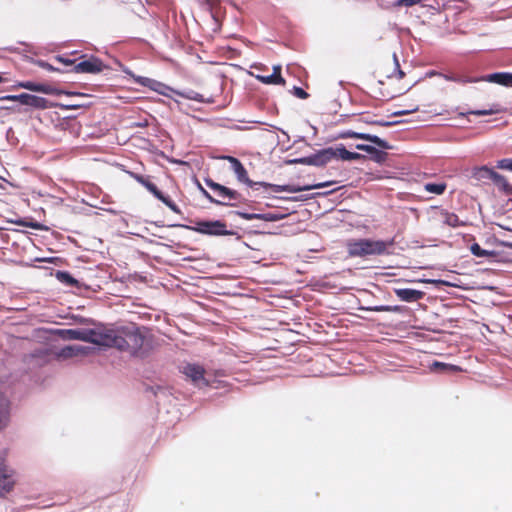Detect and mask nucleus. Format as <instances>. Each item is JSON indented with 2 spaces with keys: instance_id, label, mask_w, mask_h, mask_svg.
Segmentation results:
<instances>
[{
  "instance_id": "obj_2",
  "label": "nucleus",
  "mask_w": 512,
  "mask_h": 512,
  "mask_svg": "<svg viewBox=\"0 0 512 512\" xmlns=\"http://www.w3.org/2000/svg\"><path fill=\"white\" fill-rule=\"evenodd\" d=\"M390 242L371 239L354 240L348 243V252L351 256L379 255L386 252Z\"/></svg>"
},
{
  "instance_id": "obj_9",
  "label": "nucleus",
  "mask_w": 512,
  "mask_h": 512,
  "mask_svg": "<svg viewBox=\"0 0 512 512\" xmlns=\"http://www.w3.org/2000/svg\"><path fill=\"white\" fill-rule=\"evenodd\" d=\"M281 69L282 68H281L280 65L273 66V73L271 75H268V76H264V75H261V74H255L252 71H249L248 73H249V75L255 77L257 80L262 82L263 84L285 86L286 81L281 76Z\"/></svg>"
},
{
  "instance_id": "obj_24",
  "label": "nucleus",
  "mask_w": 512,
  "mask_h": 512,
  "mask_svg": "<svg viewBox=\"0 0 512 512\" xmlns=\"http://www.w3.org/2000/svg\"><path fill=\"white\" fill-rule=\"evenodd\" d=\"M446 185L443 183H427L424 189L428 193L440 195L445 191Z\"/></svg>"
},
{
  "instance_id": "obj_29",
  "label": "nucleus",
  "mask_w": 512,
  "mask_h": 512,
  "mask_svg": "<svg viewBox=\"0 0 512 512\" xmlns=\"http://www.w3.org/2000/svg\"><path fill=\"white\" fill-rule=\"evenodd\" d=\"M57 278L59 281L67 284V285H77V280L72 278L68 273L65 272H58Z\"/></svg>"
},
{
  "instance_id": "obj_40",
  "label": "nucleus",
  "mask_w": 512,
  "mask_h": 512,
  "mask_svg": "<svg viewBox=\"0 0 512 512\" xmlns=\"http://www.w3.org/2000/svg\"><path fill=\"white\" fill-rule=\"evenodd\" d=\"M403 75L404 73L398 70L396 76L389 78V86H391L395 80H401L403 78Z\"/></svg>"
},
{
  "instance_id": "obj_30",
  "label": "nucleus",
  "mask_w": 512,
  "mask_h": 512,
  "mask_svg": "<svg viewBox=\"0 0 512 512\" xmlns=\"http://www.w3.org/2000/svg\"><path fill=\"white\" fill-rule=\"evenodd\" d=\"M496 185L500 186L503 189H506L508 187V183L506 182L505 178L498 174L494 173L492 179H491Z\"/></svg>"
},
{
  "instance_id": "obj_46",
  "label": "nucleus",
  "mask_w": 512,
  "mask_h": 512,
  "mask_svg": "<svg viewBox=\"0 0 512 512\" xmlns=\"http://www.w3.org/2000/svg\"><path fill=\"white\" fill-rule=\"evenodd\" d=\"M135 179H136L139 183H141L143 186H145V183H147V182H148V180H146L145 178H143L142 176H139V175H136V176H135Z\"/></svg>"
},
{
  "instance_id": "obj_8",
  "label": "nucleus",
  "mask_w": 512,
  "mask_h": 512,
  "mask_svg": "<svg viewBox=\"0 0 512 512\" xmlns=\"http://www.w3.org/2000/svg\"><path fill=\"white\" fill-rule=\"evenodd\" d=\"M104 68L105 65L100 59L96 57H90L89 59L76 64L73 68V71L76 73L96 74L100 73Z\"/></svg>"
},
{
  "instance_id": "obj_14",
  "label": "nucleus",
  "mask_w": 512,
  "mask_h": 512,
  "mask_svg": "<svg viewBox=\"0 0 512 512\" xmlns=\"http://www.w3.org/2000/svg\"><path fill=\"white\" fill-rule=\"evenodd\" d=\"M19 102L23 105L40 109H45L48 107L46 99L28 93L19 94Z\"/></svg>"
},
{
  "instance_id": "obj_45",
  "label": "nucleus",
  "mask_w": 512,
  "mask_h": 512,
  "mask_svg": "<svg viewBox=\"0 0 512 512\" xmlns=\"http://www.w3.org/2000/svg\"><path fill=\"white\" fill-rule=\"evenodd\" d=\"M135 179H136L139 183H141L143 186H145V183H147V182H148V180H146L145 178H143L142 176H139V175H136V176H135Z\"/></svg>"
},
{
  "instance_id": "obj_25",
  "label": "nucleus",
  "mask_w": 512,
  "mask_h": 512,
  "mask_svg": "<svg viewBox=\"0 0 512 512\" xmlns=\"http://www.w3.org/2000/svg\"><path fill=\"white\" fill-rule=\"evenodd\" d=\"M502 109L498 105H493L489 109H483V110H473L470 112V114L476 115V116H486V115H492L501 112Z\"/></svg>"
},
{
  "instance_id": "obj_3",
  "label": "nucleus",
  "mask_w": 512,
  "mask_h": 512,
  "mask_svg": "<svg viewBox=\"0 0 512 512\" xmlns=\"http://www.w3.org/2000/svg\"><path fill=\"white\" fill-rule=\"evenodd\" d=\"M105 327H96L93 329H71L67 331L69 339L90 342L94 345L103 347V340L107 338L104 334Z\"/></svg>"
},
{
  "instance_id": "obj_21",
  "label": "nucleus",
  "mask_w": 512,
  "mask_h": 512,
  "mask_svg": "<svg viewBox=\"0 0 512 512\" xmlns=\"http://www.w3.org/2000/svg\"><path fill=\"white\" fill-rule=\"evenodd\" d=\"M494 173L495 171H493L492 169L483 166L474 169L473 177L476 178L477 180L492 179Z\"/></svg>"
},
{
  "instance_id": "obj_47",
  "label": "nucleus",
  "mask_w": 512,
  "mask_h": 512,
  "mask_svg": "<svg viewBox=\"0 0 512 512\" xmlns=\"http://www.w3.org/2000/svg\"><path fill=\"white\" fill-rule=\"evenodd\" d=\"M420 282H424V283H438V281L436 280H419Z\"/></svg>"
},
{
  "instance_id": "obj_11",
  "label": "nucleus",
  "mask_w": 512,
  "mask_h": 512,
  "mask_svg": "<svg viewBox=\"0 0 512 512\" xmlns=\"http://www.w3.org/2000/svg\"><path fill=\"white\" fill-rule=\"evenodd\" d=\"M340 138L363 139L366 141H370L381 148H385V149L389 148L386 141L382 140L381 138H379L378 136H375V135H370V134H365V133H357L354 131H346L340 135Z\"/></svg>"
},
{
  "instance_id": "obj_13",
  "label": "nucleus",
  "mask_w": 512,
  "mask_h": 512,
  "mask_svg": "<svg viewBox=\"0 0 512 512\" xmlns=\"http://www.w3.org/2000/svg\"><path fill=\"white\" fill-rule=\"evenodd\" d=\"M10 419V400L0 391V431L4 429Z\"/></svg>"
},
{
  "instance_id": "obj_23",
  "label": "nucleus",
  "mask_w": 512,
  "mask_h": 512,
  "mask_svg": "<svg viewBox=\"0 0 512 512\" xmlns=\"http://www.w3.org/2000/svg\"><path fill=\"white\" fill-rule=\"evenodd\" d=\"M16 476L14 469L6 465L3 459H0V480Z\"/></svg>"
},
{
  "instance_id": "obj_38",
  "label": "nucleus",
  "mask_w": 512,
  "mask_h": 512,
  "mask_svg": "<svg viewBox=\"0 0 512 512\" xmlns=\"http://www.w3.org/2000/svg\"><path fill=\"white\" fill-rule=\"evenodd\" d=\"M294 93L297 97L301 98V99H305L307 98V93L301 89V88H298V87H295L294 88Z\"/></svg>"
},
{
  "instance_id": "obj_26",
  "label": "nucleus",
  "mask_w": 512,
  "mask_h": 512,
  "mask_svg": "<svg viewBox=\"0 0 512 512\" xmlns=\"http://www.w3.org/2000/svg\"><path fill=\"white\" fill-rule=\"evenodd\" d=\"M215 192L218 193V195L220 196H223V197H232L233 196V192L230 191L228 188L220 185V184H216V183H212L209 185Z\"/></svg>"
},
{
  "instance_id": "obj_15",
  "label": "nucleus",
  "mask_w": 512,
  "mask_h": 512,
  "mask_svg": "<svg viewBox=\"0 0 512 512\" xmlns=\"http://www.w3.org/2000/svg\"><path fill=\"white\" fill-rule=\"evenodd\" d=\"M89 351V348L82 345H71L63 348L59 353V356L68 359L75 356L85 355Z\"/></svg>"
},
{
  "instance_id": "obj_44",
  "label": "nucleus",
  "mask_w": 512,
  "mask_h": 512,
  "mask_svg": "<svg viewBox=\"0 0 512 512\" xmlns=\"http://www.w3.org/2000/svg\"><path fill=\"white\" fill-rule=\"evenodd\" d=\"M56 60L61 62V63H63V64H65V65H73L74 64V61H72L70 59H65V58L60 57V56L56 57Z\"/></svg>"
},
{
  "instance_id": "obj_1",
  "label": "nucleus",
  "mask_w": 512,
  "mask_h": 512,
  "mask_svg": "<svg viewBox=\"0 0 512 512\" xmlns=\"http://www.w3.org/2000/svg\"><path fill=\"white\" fill-rule=\"evenodd\" d=\"M104 334L107 335V338L103 340V347L117 348L132 355L140 354L148 345L145 333L139 328L125 327L114 329L105 327Z\"/></svg>"
},
{
  "instance_id": "obj_4",
  "label": "nucleus",
  "mask_w": 512,
  "mask_h": 512,
  "mask_svg": "<svg viewBox=\"0 0 512 512\" xmlns=\"http://www.w3.org/2000/svg\"><path fill=\"white\" fill-rule=\"evenodd\" d=\"M17 88H23V89H26V90H29L32 92H41V93L48 94V95L65 94L68 96H83V94H80V93L66 92V91L54 88L47 84H41V83H36V82H32V81L18 82L16 85L13 86V89H17Z\"/></svg>"
},
{
  "instance_id": "obj_6",
  "label": "nucleus",
  "mask_w": 512,
  "mask_h": 512,
  "mask_svg": "<svg viewBox=\"0 0 512 512\" xmlns=\"http://www.w3.org/2000/svg\"><path fill=\"white\" fill-rule=\"evenodd\" d=\"M331 155L332 154L330 152V148H325V149L319 150L318 152H316L313 155L293 160V162L304 164V165L322 167L332 161Z\"/></svg>"
},
{
  "instance_id": "obj_18",
  "label": "nucleus",
  "mask_w": 512,
  "mask_h": 512,
  "mask_svg": "<svg viewBox=\"0 0 512 512\" xmlns=\"http://www.w3.org/2000/svg\"><path fill=\"white\" fill-rule=\"evenodd\" d=\"M486 81L496 83L503 86H512V74L511 73H495L487 76Z\"/></svg>"
},
{
  "instance_id": "obj_17",
  "label": "nucleus",
  "mask_w": 512,
  "mask_h": 512,
  "mask_svg": "<svg viewBox=\"0 0 512 512\" xmlns=\"http://www.w3.org/2000/svg\"><path fill=\"white\" fill-rule=\"evenodd\" d=\"M395 293L402 301L406 302L417 301L424 295L423 292L413 289H396Z\"/></svg>"
},
{
  "instance_id": "obj_48",
  "label": "nucleus",
  "mask_w": 512,
  "mask_h": 512,
  "mask_svg": "<svg viewBox=\"0 0 512 512\" xmlns=\"http://www.w3.org/2000/svg\"><path fill=\"white\" fill-rule=\"evenodd\" d=\"M190 99H194V100H200L199 98V95L198 94H195V96H188Z\"/></svg>"
},
{
  "instance_id": "obj_42",
  "label": "nucleus",
  "mask_w": 512,
  "mask_h": 512,
  "mask_svg": "<svg viewBox=\"0 0 512 512\" xmlns=\"http://www.w3.org/2000/svg\"><path fill=\"white\" fill-rule=\"evenodd\" d=\"M417 110H418V107H414V108H412L410 110H404V111L395 112L394 115H396V116L407 115V114L416 112Z\"/></svg>"
},
{
  "instance_id": "obj_27",
  "label": "nucleus",
  "mask_w": 512,
  "mask_h": 512,
  "mask_svg": "<svg viewBox=\"0 0 512 512\" xmlns=\"http://www.w3.org/2000/svg\"><path fill=\"white\" fill-rule=\"evenodd\" d=\"M432 369H442L446 372H458L461 370L458 366L444 364V363H440V362L433 363Z\"/></svg>"
},
{
  "instance_id": "obj_34",
  "label": "nucleus",
  "mask_w": 512,
  "mask_h": 512,
  "mask_svg": "<svg viewBox=\"0 0 512 512\" xmlns=\"http://www.w3.org/2000/svg\"><path fill=\"white\" fill-rule=\"evenodd\" d=\"M239 215H240V217H242L245 220H253V219H259L260 218V214H256V213H244V212H241V213H239Z\"/></svg>"
},
{
  "instance_id": "obj_10",
  "label": "nucleus",
  "mask_w": 512,
  "mask_h": 512,
  "mask_svg": "<svg viewBox=\"0 0 512 512\" xmlns=\"http://www.w3.org/2000/svg\"><path fill=\"white\" fill-rule=\"evenodd\" d=\"M197 230L203 234L210 235H225L228 232L225 230V225L219 221L215 222H201L198 224Z\"/></svg>"
},
{
  "instance_id": "obj_20",
  "label": "nucleus",
  "mask_w": 512,
  "mask_h": 512,
  "mask_svg": "<svg viewBox=\"0 0 512 512\" xmlns=\"http://www.w3.org/2000/svg\"><path fill=\"white\" fill-rule=\"evenodd\" d=\"M414 84H415V82L403 83L396 88L387 89V91L385 93H383V95L389 96V97H395L397 95H401V94L409 91L413 87Z\"/></svg>"
},
{
  "instance_id": "obj_28",
  "label": "nucleus",
  "mask_w": 512,
  "mask_h": 512,
  "mask_svg": "<svg viewBox=\"0 0 512 512\" xmlns=\"http://www.w3.org/2000/svg\"><path fill=\"white\" fill-rule=\"evenodd\" d=\"M471 252L477 257H489L493 255V252L482 249L476 243L471 246Z\"/></svg>"
},
{
  "instance_id": "obj_7",
  "label": "nucleus",
  "mask_w": 512,
  "mask_h": 512,
  "mask_svg": "<svg viewBox=\"0 0 512 512\" xmlns=\"http://www.w3.org/2000/svg\"><path fill=\"white\" fill-rule=\"evenodd\" d=\"M261 185L265 187H270L273 192L280 193V192H287V193H296L300 191H309L312 189H318L323 188L332 185V182H324V183H318L315 185H307V186H293V185H272V184H266L262 183Z\"/></svg>"
},
{
  "instance_id": "obj_19",
  "label": "nucleus",
  "mask_w": 512,
  "mask_h": 512,
  "mask_svg": "<svg viewBox=\"0 0 512 512\" xmlns=\"http://www.w3.org/2000/svg\"><path fill=\"white\" fill-rule=\"evenodd\" d=\"M225 159H227L228 161L231 162L232 169L235 172V174L237 175L239 181L247 182L248 181L247 171L245 170L243 165L234 157L227 156V157H225Z\"/></svg>"
},
{
  "instance_id": "obj_32",
  "label": "nucleus",
  "mask_w": 512,
  "mask_h": 512,
  "mask_svg": "<svg viewBox=\"0 0 512 512\" xmlns=\"http://www.w3.org/2000/svg\"><path fill=\"white\" fill-rule=\"evenodd\" d=\"M282 218L283 217L280 216V215L268 213V214H260V218L259 219L264 220V221H268V222H276V221L281 220Z\"/></svg>"
},
{
  "instance_id": "obj_43",
  "label": "nucleus",
  "mask_w": 512,
  "mask_h": 512,
  "mask_svg": "<svg viewBox=\"0 0 512 512\" xmlns=\"http://www.w3.org/2000/svg\"><path fill=\"white\" fill-rule=\"evenodd\" d=\"M1 100L19 102V95H7V96L2 97Z\"/></svg>"
},
{
  "instance_id": "obj_39",
  "label": "nucleus",
  "mask_w": 512,
  "mask_h": 512,
  "mask_svg": "<svg viewBox=\"0 0 512 512\" xmlns=\"http://www.w3.org/2000/svg\"><path fill=\"white\" fill-rule=\"evenodd\" d=\"M374 311H397V307H390V306H379L373 308Z\"/></svg>"
},
{
  "instance_id": "obj_36",
  "label": "nucleus",
  "mask_w": 512,
  "mask_h": 512,
  "mask_svg": "<svg viewBox=\"0 0 512 512\" xmlns=\"http://www.w3.org/2000/svg\"><path fill=\"white\" fill-rule=\"evenodd\" d=\"M356 148L358 150H362V151H365L367 153H374L376 151V149L374 147L369 146V145H364V144H357Z\"/></svg>"
},
{
  "instance_id": "obj_35",
  "label": "nucleus",
  "mask_w": 512,
  "mask_h": 512,
  "mask_svg": "<svg viewBox=\"0 0 512 512\" xmlns=\"http://www.w3.org/2000/svg\"><path fill=\"white\" fill-rule=\"evenodd\" d=\"M37 65L47 71H59L58 69L54 68L52 65L44 61H38Z\"/></svg>"
},
{
  "instance_id": "obj_31",
  "label": "nucleus",
  "mask_w": 512,
  "mask_h": 512,
  "mask_svg": "<svg viewBox=\"0 0 512 512\" xmlns=\"http://www.w3.org/2000/svg\"><path fill=\"white\" fill-rule=\"evenodd\" d=\"M14 487V482H0V497L11 492Z\"/></svg>"
},
{
  "instance_id": "obj_16",
  "label": "nucleus",
  "mask_w": 512,
  "mask_h": 512,
  "mask_svg": "<svg viewBox=\"0 0 512 512\" xmlns=\"http://www.w3.org/2000/svg\"><path fill=\"white\" fill-rule=\"evenodd\" d=\"M147 188V190H149L156 198H158L160 201H162L167 207H169L172 211L176 212V213H179V209L178 207L173 203L171 202L168 198H166L158 189L157 187L151 183V182H147L145 183V186Z\"/></svg>"
},
{
  "instance_id": "obj_41",
  "label": "nucleus",
  "mask_w": 512,
  "mask_h": 512,
  "mask_svg": "<svg viewBox=\"0 0 512 512\" xmlns=\"http://www.w3.org/2000/svg\"><path fill=\"white\" fill-rule=\"evenodd\" d=\"M397 2L400 5L411 6L420 2V0H397Z\"/></svg>"
},
{
  "instance_id": "obj_12",
  "label": "nucleus",
  "mask_w": 512,
  "mask_h": 512,
  "mask_svg": "<svg viewBox=\"0 0 512 512\" xmlns=\"http://www.w3.org/2000/svg\"><path fill=\"white\" fill-rule=\"evenodd\" d=\"M135 79L139 84L147 86L150 89H152L162 95L171 97L172 93H174V91L172 89H170L169 87H167L164 84L159 83L155 80H152L149 78H144V77H137Z\"/></svg>"
},
{
  "instance_id": "obj_22",
  "label": "nucleus",
  "mask_w": 512,
  "mask_h": 512,
  "mask_svg": "<svg viewBox=\"0 0 512 512\" xmlns=\"http://www.w3.org/2000/svg\"><path fill=\"white\" fill-rule=\"evenodd\" d=\"M331 152V159L332 160H342L345 161L347 158V152L346 148L343 145H338L335 147H329Z\"/></svg>"
},
{
  "instance_id": "obj_50",
  "label": "nucleus",
  "mask_w": 512,
  "mask_h": 512,
  "mask_svg": "<svg viewBox=\"0 0 512 512\" xmlns=\"http://www.w3.org/2000/svg\"><path fill=\"white\" fill-rule=\"evenodd\" d=\"M30 226H31V227H33V228H38V227H39V226H38V225H36V224H32V225H30Z\"/></svg>"
},
{
  "instance_id": "obj_37",
  "label": "nucleus",
  "mask_w": 512,
  "mask_h": 512,
  "mask_svg": "<svg viewBox=\"0 0 512 512\" xmlns=\"http://www.w3.org/2000/svg\"><path fill=\"white\" fill-rule=\"evenodd\" d=\"M361 158H363V156L361 154L348 151L347 152V158H346L345 161H353V160H358V159H361Z\"/></svg>"
},
{
  "instance_id": "obj_33",
  "label": "nucleus",
  "mask_w": 512,
  "mask_h": 512,
  "mask_svg": "<svg viewBox=\"0 0 512 512\" xmlns=\"http://www.w3.org/2000/svg\"><path fill=\"white\" fill-rule=\"evenodd\" d=\"M497 167L500 169L512 171V159L500 160L497 164Z\"/></svg>"
},
{
  "instance_id": "obj_49",
  "label": "nucleus",
  "mask_w": 512,
  "mask_h": 512,
  "mask_svg": "<svg viewBox=\"0 0 512 512\" xmlns=\"http://www.w3.org/2000/svg\"><path fill=\"white\" fill-rule=\"evenodd\" d=\"M252 68L257 69V70H261V65H255Z\"/></svg>"
},
{
  "instance_id": "obj_5",
  "label": "nucleus",
  "mask_w": 512,
  "mask_h": 512,
  "mask_svg": "<svg viewBox=\"0 0 512 512\" xmlns=\"http://www.w3.org/2000/svg\"><path fill=\"white\" fill-rule=\"evenodd\" d=\"M183 374L190 379L197 387H205L210 384L205 375L204 369L196 364H187L183 367Z\"/></svg>"
}]
</instances>
